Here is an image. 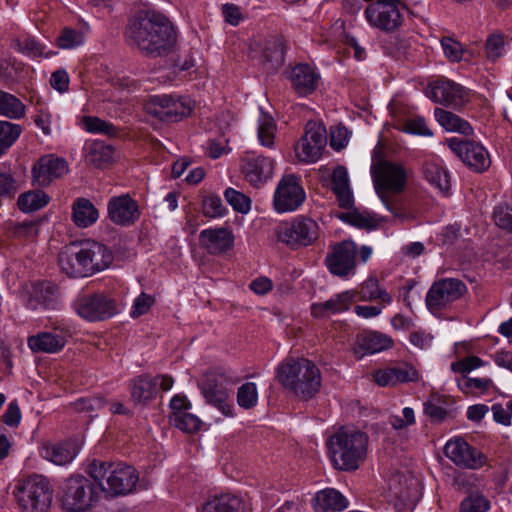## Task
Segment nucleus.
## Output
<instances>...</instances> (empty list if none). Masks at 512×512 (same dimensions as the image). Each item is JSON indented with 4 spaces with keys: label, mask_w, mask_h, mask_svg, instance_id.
<instances>
[{
    "label": "nucleus",
    "mask_w": 512,
    "mask_h": 512,
    "mask_svg": "<svg viewBox=\"0 0 512 512\" xmlns=\"http://www.w3.org/2000/svg\"><path fill=\"white\" fill-rule=\"evenodd\" d=\"M285 47L281 39L270 41L263 50V65L267 70H277L284 63Z\"/></svg>",
    "instance_id": "37998d69"
},
{
    "label": "nucleus",
    "mask_w": 512,
    "mask_h": 512,
    "mask_svg": "<svg viewBox=\"0 0 512 512\" xmlns=\"http://www.w3.org/2000/svg\"><path fill=\"white\" fill-rule=\"evenodd\" d=\"M405 5L400 0H375L364 15L370 26L385 32H394L403 22Z\"/></svg>",
    "instance_id": "1a4fd4ad"
},
{
    "label": "nucleus",
    "mask_w": 512,
    "mask_h": 512,
    "mask_svg": "<svg viewBox=\"0 0 512 512\" xmlns=\"http://www.w3.org/2000/svg\"><path fill=\"white\" fill-rule=\"evenodd\" d=\"M17 192L16 180L10 170L0 169V198H10Z\"/></svg>",
    "instance_id": "0e129e2a"
},
{
    "label": "nucleus",
    "mask_w": 512,
    "mask_h": 512,
    "mask_svg": "<svg viewBox=\"0 0 512 512\" xmlns=\"http://www.w3.org/2000/svg\"><path fill=\"white\" fill-rule=\"evenodd\" d=\"M484 365V362L481 358L477 356H468L463 359H460L451 364V370L455 373L466 374L471 371L478 369Z\"/></svg>",
    "instance_id": "e2e57ef3"
},
{
    "label": "nucleus",
    "mask_w": 512,
    "mask_h": 512,
    "mask_svg": "<svg viewBox=\"0 0 512 512\" xmlns=\"http://www.w3.org/2000/svg\"><path fill=\"white\" fill-rule=\"evenodd\" d=\"M451 151L455 153L470 169L483 172L491 164L490 155L486 148L475 141L462 140L452 137L447 140Z\"/></svg>",
    "instance_id": "a211bd4d"
},
{
    "label": "nucleus",
    "mask_w": 512,
    "mask_h": 512,
    "mask_svg": "<svg viewBox=\"0 0 512 512\" xmlns=\"http://www.w3.org/2000/svg\"><path fill=\"white\" fill-rule=\"evenodd\" d=\"M67 342V333L61 331L39 332L36 335L29 336L27 339L28 347L36 353L53 354L61 351Z\"/></svg>",
    "instance_id": "c85d7f7f"
},
{
    "label": "nucleus",
    "mask_w": 512,
    "mask_h": 512,
    "mask_svg": "<svg viewBox=\"0 0 512 512\" xmlns=\"http://www.w3.org/2000/svg\"><path fill=\"white\" fill-rule=\"evenodd\" d=\"M355 294L354 291L347 290L325 302L314 303L311 306V313L314 317L320 318L347 311L354 301Z\"/></svg>",
    "instance_id": "c756f323"
},
{
    "label": "nucleus",
    "mask_w": 512,
    "mask_h": 512,
    "mask_svg": "<svg viewBox=\"0 0 512 512\" xmlns=\"http://www.w3.org/2000/svg\"><path fill=\"white\" fill-rule=\"evenodd\" d=\"M278 382L301 400H310L320 391L322 376L317 365L306 358H287L276 369Z\"/></svg>",
    "instance_id": "f03ea898"
},
{
    "label": "nucleus",
    "mask_w": 512,
    "mask_h": 512,
    "mask_svg": "<svg viewBox=\"0 0 512 512\" xmlns=\"http://www.w3.org/2000/svg\"><path fill=\"white\" fill-rule=\"evenodd\" d=\"M332 461L342 471H355L366 460L368 435L360 430L341 428L329 440Z\"/></svg>",
    "instance_id": "7ed1b4c3"
},
{
    "label": "nucleus",
    "mask_w": 512,
    "mask_h": 512,
    "mask_svg": "<svg viewBox=\"0 0 512 512\" xmlns=\"http://www.w3.org/2000/svg\"><path fill=\"white\" fill-rule=\"evenodd\" d=\"M434 117L439 125L448 132H457L464 135L472 133L471 125L453 112L436 108Z\"/></svg>",
    "instance_id": "72a5a7b5"
},
{
    "label": "nucleus",
    "mask_w": 512,
    "mask_h": 512,
    "mask_svg": "<svg viewBox=\"0 0 512 512\" xmlns=\"http://www.w3.org/2000/svg\"><path fill=\"white\" fill-rule=\"evenodd\" d=\"M58 261L61 270L70 277L83 278L89 276L79 243L66 246L60 252Z\"/></svg>",
    "instance_id": "cd10ccee"
},
{
    "label": "nucleus",
    "mask_w": 512,
    "mask_h": 512,
    "mask_svg": "<svg viewBox=\"0 0 512 512\" xmlns=\"http://www.w3.org/2000/svg\"><path fill=\"white\" fill-rule=\"evenodd\" d=\"M327 143V132L324 125L309 121L305 126L304 135L294 146L296 158L303 163L317 162Z\"/></svg>",
    "instance_id": "ddd939ff"
},
{
    "label": "nucleus",
    "mask_w": 512,
    "mask_h": 512,
    "mask_svg": "<svg viewBox=\"0 0 512 512\" xmlns=\"http://www.w3.org/2000/svg\"><path fill=\"white\" fill-rule=\"evenodd\" d=\"M426 180L440 192L447 194L450 189V179L447 170L439 163L427 162L423 169Z\"/></svg>",
    "instance_id": "79ce46f5"
},
{
    "label": "nucleus",
    "mask_w": 512,
    "mask_h": 512,
    "mask_svg": "<svg viewBox=\"0 0 512 512\" xmlns=\"http://www.w3.org/2000/svg\"><path fill=\"white\" fill-rule=\"evenodd\" d=\"M25 115V104L15 95L0 90V116L12 120H19Z\"/></svg>",
    "instance_id": "ea45409f"
},
{
    "label": "nucleus",
    "mask_w": 512,
    "mask_h": 512,
    "mask_svg": "<svg viewBox=\"0 0 512 512\" xmlns=\"http://www.w3.org/2000/svg\"><path fill=\"white\" fill-rule=\"evenodd\" d=\"M318 236L317 222L305 216H297L277 229L278 240L291 248L309 246L318 239Z\"/></svg>",
    "instance_id": "9b49d317"
},
{
    "label": "nucleus",
    "mask_w": 512,
    "mask_h": 512,
    "mask_svg": "<svg viewBox=\"0 0 512 512\" xmlns=\"http://www.w3.org/2000/svg\"><path fill=\"white\" fill-rule=\"evenodd\" d=\"M73 306L81 318L91 322L106 320L118 312L115 300L104 293L80 295Z\"/></svg>",
    "instance_id": "2eb2a0df"
},
{
    "label": "nucleus",
    "mask_w": 512,
    "mask_h": 512,
    "mask_svg": "<svg viewBox=\"0 0 512 512\" xmlns=\"http://www.w3.org/2000/svg\"><path fill=\"white\" fill-rule=\"evenodd\" d=\"M359 298L362 301L381 300L383 306L392 303V296L383 288L380 287L379 281L375 277H370L365 280L358 291Z\"/></svg>",
    "instance_id": "a19ab883"
},
{
    "label": "nucleus",
    "mask_w": 512,
    "mask_h": 512,
    "mask_svg": "<svg viewBox=\"0 0 512 512\" xmlns=\"http://www.w3.org/2000/svg\"><path fill=\"white\" fill-rule=\"evenodd\" d=\"M68 171L69 166L64 158L53 154L44 155L33 165L32 181L37 186L46 187Z\"/></svg>",
    "instance_id": "412c9836"
},
{
    "label": "nucleus",
    "mask_w": 512,
    "mask_h": 512,
    "mask_svg": "<svg viewBox=\"0 0 512 512\" xmlns=\"http://www.w3.org/2000/svg\"><path fill=\"white\" fill-rule=\"evenodd\" d=\"M490 501L482 494L472 493L460 505L459 512H488Z\"/></svg>",
    "instance_id": "864d4df0"
},
{
    "label": "nucleus",
    "mask_w": 512,
    "mask_h": 512,
    "mask_svg": "<svg viewBox=\"0 0 512 512\" xmlns=\"http://www.w3.org/2000/svg\"><path fill=\"white\" fill-rule=\"evenodd\" d=\"M402 417L398 415H392L389 418V423L395 430H402L408 426L415 424V412L410 407H405L402 410Z\"/></svg>",
    "instance_id": "338daca9"
},
{
    "label": "nucleus",
    "mask_w": 512,
    "mask_h": 512,
    "mask_svg": "<svg viewBox=\"0 0 512 512\" xmlns=\"http://www.w3.org/2000/svg\"><path fill=\"white\" fill-rule=\"evenodd\" d=\"M49 202V196L41 191L34 190L21 194L18 197V207L25 213L37 211L45 207Z\"/></svg>",
    "instance_id": "a18cd8bd"
},
{
    "label": "nucleus",
    "mask_w": 512,
    "mask_h": 512,
    "mask_svg": "<svg viewBox=\"0 0 512 512\" xmlns=\"http://www.w3.org/2000/svg\"><path fill=\"white\" fill-rule=\"evenodd\" d=\"M444 454L456 466L462 468L479 469L485 463V457L482 453L460 437H455L446 442Z\"/></svg>",
    "instance_id": "6ab92c4d"
},
{
    "label": "nucleus",
    "mask_w": 512,
    "mask_h": 512,
    "mask_svg": "<svg viewBox=\"0 0 512 512\" xmlns=\"http://www.w3.org/2000/svg\"><path fill=\"white\" fill-rule=\"evenodd\" d=\"M467 291L466 285L456 278L439 280L429 288L426 305L431 312H439L452 302L460 299Z\"/></svg>",
    "instance_id": "f3484780"
},
{
    "label": "nucleus",
    "mask_w": 512,
    "mask_h": 512,
    "mask_svg": "<svg viewBox=\"0 0 512 512\" xmlns=\"http://www.w3.org/2000/svg\"><path fill=\"white\" fill-rule=\"evenodd\" d=\"M276 130V124L273 118L268 114L261 113L258 119L259 143L264 147L272 148L274 146Z\"/></svg>",
    "instance_id": "de8ad7c7"
},
{
    "label": "nucleus",
    "mask_w": 512,
    "mask_h": 512,
    "mask_svg": "<svg viewBox=\"0 0 512 512\" xmlns=\"http://www.w3.org/2000/svg\"><path fill=\"white\" fill-rule=\"evenodd\" d=\"M81 127L85 131L94 134L114 135L116 133L112 124L94 116H84L81 119Z\"/></svg>",
    "instance_id": "3c124183"
},
{
    "label": "nucleus",
    "mask_w": 512,
    "mask_h": 512,
    "mask_svg": "<svg viewBox=\"0 0 512 512\" xmlns=\"http://www.w3.org/2000/svg\"><path fill=\"white\" fill-rule=\"evenodd\" d=\"M87 472L108 497L132 493L139 480L136 469L124 463L110 464L93 460Z\"/></svg>",
    "instance_id": "20e7f679"
},
{
    "label": "nucleus",
    "mask_w": 512,
    "mask_h": 512,
    "mask_svg": "<svg viewBox=\"0 0 512 512\" xmlns=\"http://www.w3.org/2000/svg\"><path fill=\"white\" fill-rule=\"evenodd\" d=\"M156 381L150 376L142 375L130 384L131 398L136 404L146 403L155 393Z\"/></svg>",
    "instance_id": "58836bf2"
},
{
    "label": "nucleus",
    "mask_w": 512,
    "mask_h": 512,
    "mask_svg": "<svg viewBox=\"0 0 512 512\" xmlns=\"http://www.w3.org/2000/svg\"><path fill=\"white\" fill-rule=\"evenodd\" d=\"M372 253L370 246L362 245L358 248L354 241L344 240L336 244L326 256V265L331 274L344 278L355 274L357 254L360 261L366 263Z\"/></svg>",
    "instance_id": "0eeeda50"
},
{
    "label": "nucleus",
    "mask_w": 512,
    "mask_h": 512,
    "mask_svg": "<svg viewBox=\"0 0 512 512\" xmlns=\"http://www.w3.org/2000/svg\"><path fill=\"white\" fill-rule=\"evenodd\" d=\"M14 495L21 512H48L53 490L47 478L33 475L16 486Z\"/></svg>",
    "instance_id": "423d86ee"
},
{
    "label": "nucleus",
    "mask_w": 512,
    "mask_h": 512,
    "mask_svg": "<svg viewBox=\"0 0 512 512\" xmlns=\"http://www.w3.org/2000/svg\"><path fill=\"white\" fill-rule=\"evenodd\" d=\"M125 36L139 50L152 56L167 54L176 43L172 23L155 10L140 11L133 16L127 24Z\"/></svg>",
    "instance_id": "f257e3e1"
},
{
    "label": "nucleus",
    "mask_w": 512,
    "mask_h": 512,
    "mask_svg": "<svg viewBox=\"0 0 512 512\" xmlns=\"http://www.w3.org/2000/svg\"><path fill=\"white\" fill-rule=\"evenodd\" d=\"M275 161L269 157H245L242 160L241 171L245 180L259 188L272 179Z\"/></svg>",
    "instance_id": "5701e85b"
},
{
    "label": "nucleus",
    "mask_w": 512,
    "mask_h": 512,
    "mask_svg": "<svg viewBox=\"0 0 512 512\" xmlns=\"http://www.w3.org/2000/svg\"><path fill=\"white\" fill-rule=\"evenodd\" d=\"M232 384V377L223 370L206 373L201 378L199 384L206 402L217 408L227 417L233 416V407L228 402V387Z\"/></svg>",
    "instance_id": "6e6552de"
},
{
    "label": "nucleus",
    "mask_w": 512,
    "mask_h": 512,
    "mask_svg": "<svg viewBox=\"0 0 512 512\" xmlns=\"http://www.w3.org/2000/svg\"><path fill=\"white\" fill-rule=\"evenodd\" d=\"M432 98L435 102L453 108L462 107L468 101V93L459 84L448 79H440L432 86Z\"/></svg>",
    "instance_id": "bb28decb"
},
{
    "label": "nucleus",
    "mask_w": 512,
    "mask_h": 512,
    "mask_svg": "<svg viewBox=\"0 0 512 512\" xmlns=\"http://www.w3.org/2000/svg\"><path fill=\"white\" fill-rule=\"evenodd\" d=\"M11 233L16 239L33 241L39 234V223L35 221L15 223Z\"/></svg>",
    "instance_id": "5fc2aeb1"
},
{
    "label": "nucleus",
    "mask_w": 512,
    "mask_h": 512,
    "mask_svg": "<svg viewBox=\"0 0 512 512\" xmlns=\"http://www.w3.org/2000/svg\"><path fill=\"white\" fill-rule=\"evenodd\" d=\"M332 191L335 193L339 206L349 208L354 202L350 188L348 171L344 166H337L331 176Z\"/></svg>",
    "instance_id": "2f4dec72"
},
{
    "label": "nucleus",
    "mask_w": 512,
    "mask_h": 512,
    "mask_svg": "<svg viewBox=\"0 0 512 512\" xmlns=\"http://www.w3.org/2000/svg\"><path fill=\"white\" fill-rule=\"evenodd\" d=\"M371 176L378 197L389 211L399 216L394 210L391 198L404 191L408 178L407 169L400 163L379 160L372 164Z\"/></svg>",
    "instance_id": "39448f33"
},
{
    "label": "nucleus",
    "mask_w": 512,
    "mask_h": 512,
    "mask_svg": "<svg viewBox=\"0 0 512 512\" xmlns=\"http://www.w3.org/2000/svg\"><path fill=\"white\" fill-rule=\"evenodd\" d=\"M79 244L89 276L111 265L113 253L106 245L93 240H85Z\"/></svg>",
    "instance_id": "b1692460"
},
{
    "label": "nucleus",
    "mask_w": 512,
    "mask_h": 512,
    "mask_svg": "<svg viewBox=\"0 0 512 512\" xmlns=\"http://www.w3.org/2000/svg\"><path fill=\"white\" fill-rule=\"evenodd\" d=\"M76 454L71 444H46L41 448V456L59 466L71 463Z\"/></svg>",
    "instance_id": "f704fd0d"
},
{
    "label": "nucleus",
    "mask_w": 512,
    "mask_h": 512,
    "mask_svg": "<svg viewBox=\"0 0 512 512\" xmlns=\"http://www.w3.org/2000/svg\"><path fill=\"white\" fill-rule=\"evenodd\" d=\"M339 218L352 226L368 230L377 228L381 221L376 215L358 210L342 213Z\"/></svg>",
    "instance_id": "c03bdc74"
},
{
    "label": "nucleus",
    "mask_w": 512,
    "mask_h": 512,
    "mask_svg": "<svg viewBox=\"0 0 512 512\" xmlns=\"http://www.w3.org/2000/svg\"><path fill=\"white\" fill-rule=\"evenodd\" d=\"M224 197L232 208L239 213L246 214L251 209V199L240 191L227 188Z\"/></svg>",
    "instance_id": "603ef678"
},
{
    "label": "nucleus",
    "mask_w": 512,
    "mask_h": 512,
    "mask_svg": "<svg viewBox=\"0 0 512 512\" xmlns=\"http://www.w3.org/2000/svg\"><path fill=\"white\" fill-rule=\"evenodd\" d=\"M94 485L82 475L68 478L62 485L61 503L69 512H82L96 500Z\"/></svg>",
    "instance_id": "9d476101"
},
{
    "label": "nucleus",
    "mask_w": 512,
    "mask_h": 512,
    "mask_svg": "<svg viewBox=\"0 0 512 512\" xmlns=\"http://www.w3.org/2000/svg\"><path fill=\"white\" fill-rule=\"evenodd\" d=\"M193 101L189 97L174 95H154L146 104L149 114L161 121L177 122L193 111Z\"/></svg>",
    "instance_id": "f8f14e48"
},
{
    "label": "nucleus",
    "mask_w": 512,
    "mask_h": 512,
    "mask_svg": "<svg viewBox=\"0 0 512 512\" xmlns=\"http://www.w3.org/2000/svg\"><path fill=\"white\" fill-rule=\"evenodd\" d=\"M234 234L230 228H208L199 234V243L210 255H222L232 249Z\"/></svg>",
    "instance_id": "a878e982"
},
{
    "label": "nucleus",
    "mask_w": 512,
    "mask_h": 512,
    "mask_svg": "<svg viewBox=\"0 0 512 512\" xmlns=\"http://www.w3.org/2000/svg\"><path fill=\"white\" fill-rule=\"evenodd\" d=\"M237 403L243 409H251L258 403V390L254 382H246L237 390Z\"/></svg>",
    "instance_id": "09e8293b"
},
{
    "label": "nucleus",
    "mask_w": 512,
    "mask_h": 512,
    "mask_svg": "<svg viewBox=\"0 0 512 512\" xmlns=\"http://www.w3.org/2000/svg\"><path fill=\"white\" fill-rule=\"evenodd\" d=\"M374 381L382 387L418 382L421 380L418 369L411 363L401 362L394 366L378 369L373 373Z\"/></svg>",
    "instance_id": "4be33fe9"
},
{
    "label": "nucleus",
    "mask_w": 512,
    "mask_h": 512,
    "mask_svg": "<svg viewBox=\"0 0 512 512\" xmlns=\"http://www.w3.org/2000/svg\"><path fill=\"white\" fill-rule=\"evenodd\" d=\"M99 217L94 204L86 198H78L72 206V219L76 226L87 228L93 225Z\"/></svg>",
    "instance_id": "473e14b6"
},
{
    "label": "nucleus",
    "mask_w": 512,
    "mask_h": 512,
    "mask_svg": "<svg viewBox=\"0 0 512 512\" xmlns=\"http://www.w3.org/2000/svg\"><path fill=\"white\" fill-rule=\"evenodd\" d=\"M20 301L30 310L55 309L58 304V286L50 281L26 284L20 291Z\"/></svg>",
    "instance_id": "dca6fc26"
},
{
    "label": "nucleus",
    "mask_w": 512,
    "mask_h": 512,
    "mask_svg": "<svg viewBox=\"0 0 512 512\" xmlns=\"http://www.w3.org/2000/svg\"><path fill=\"white\" fill-rule=\"evenodd\" d=\"M108 216L117 225H132L140 217L139 205L128 194L113 197L108 202Z\"/></svg>",
    "instance_id": "393cba45"
},
{
    "label": "nucleus",
    "mask_w": 512,
    "mask_h": 512,
    "mask_svg": "<svg viewBox=\"0 0 512 512\" xmlns=\"http://www.w3.org/2000/svg\"><path fill=\"white\" fill-rule=\"evenodd\" d=\"M169 419L176 428L187 433L197 432L201 426L199 418L188 411L169 416Z\"/></svg>",
    "instance_id": "8fccbe9b"
},
{
    "label": "nucleus",
    "mask_w": 512,
    "mask_h": 512,
    "mask_svg": "<svg viewBox=\"0 0 512 512\" xmlns=\"http://www.w3.org/2000/svg\"><path fill=\"white\" fill-rule=\"evenodd\" d=\"M286 77L292 90L299 97L313 94L321 79L317 69L307 63H298L286 70Z\"/></svg>",
    "instance_id": "aec40b11"
},
{
    "label": "nucleus",
    "mask_w": 512,
    "mask_h": 512,
    "mask_svg": "<svg viewBox=\"0 0 512 512\" xmlns=\"http://www.w3.org/2000/svg\"><path fill=\"white\" fill-rule=\"evenodd\" d=\"M22 133L19 124L0 120V157L16 142Z\"/></svg>",
    "instance_id": "49530a36"
},
{
    "label": "nucleus",
    "mask_w": 512,
    "mask_h": 512,
    "mask_svg": "<svg viewBox=\"0 0 512 512\" xmlns=\"http://www.w3.org/2000/svg\"><path fill=\"white\" fill-rule=\"evenodd\" d=\"M16 45L21 53L27 55L30 58H38L44 54L43 46L34 38L26 37L24 39L18 40Z\"/></svg>",
    "instance_id": "680f3d73"
},
{
    "label": "nucleus",
    "mask_w": 512,
    "mask_h": 512,
    "mask_svg": "<svg viewBox=\"0 0 512 512\" xmlns=\"http://www.w3.org/2000/svg\"><path fill=\"white\" fill-rule=\"evenodd\" d=\"M441 47L447 59L451 62H459L463 58L464 48L462 44L452 37L445 36L441 39Z\"/></svg>",
    "instance_id": "6e6d98bb"
},
{
    "label": "nucleus",
    "mask_w": 512,
    "mask_h": 512,
    "mask_svg": "<svg viewBox=\"0 0 512 512\" xmlns=\"http://www.w3.org/2000/svg\"><path fill=\"white\" fill-rule=\"evenodd\" d=\"M154 303L152 296L141 293L133 302L130 315L133 318L146 314Z\"/></svg>",
    "instance_id": "774afa93"
},
{
    "label": "nucleus",
    "mask_w": 512,
    "mask_h": 512,
    "mask_svg": "<svg viewBox=\"0 0 512 512\" xmlns=\"http://www.w3.org/2000/svg\"><path fill=\"white\" fill-rule=\"evenodd\" d=\"M84 42L83 34L74 29L65 28L57 38V45L61 49H74Z\"/></svg>",
    "instance_id": "4d7b16f0"
},
{
    "label": "nucleus",
    "mask_w": 512,
    "mask_h": 512,
    "mask_svg": "<svg viewBox=\"0 0 512 512\" xmlns=\"http://www.w3.org/2000/svg\"><path fill=\"white\" fill-rule=\"evenodd\" d=\"M203 213L207 217L217 218L226 213V208L219 196L210 195L203 200Z\"/></svg>",
    "instance_id": "bf43d9fd"
},
{
    "label": "nucleus",
    "mask_w": 512,
    "mask_h": 512,
    "mask_svg": "<svg viewBox=\"0 0 512 512\" xmlns=\"http://www.w3.org/2000/svg\"><path fill=\"white\" fill-rule=\"evenodd\" d=\"M399 129L406 133L419 136L430 137L433 135L432 131L427 126L425 119L420 116L407 119Z\"/></svg>",
    "instance_id": "13d9d810"
},
{
    "label": "nucleus",
    "mask_w": 512,
    "mask_h": 512,
    "mask_svg": "<svg viewBox=\"0 0 512 512\" xmlns=\"http://www.w3.org/2000/svg\"><path fill=\"white\" fill-rule=\"evenodd\" d=\"M243 500L231 494H222L206 502L201 512H243Z\"/></svg>",
    "instance_id": "c9c22d12"
},
{
    "label": "nucleus",
    "mask_w": 512,
    "mask_h": 512,
    "mask_svg": "<svg viewBox=\"0 0 512 512\" xmlns=\"http://www.w3.org/2000/svg\"><path fill=\"white\" fill-rule=\"evenodd\" d=\"M113 147L100 140H94L86 146V160L97 168L105 167L113 160Z\"/></svg>",
    "instance_id": "e433bc0d"
},
{
    "label": "nucleus",
    "mask_w": 512,
    "mask_h": 512,
    "mask_svg": "<svg viewBox=\"0 0 512 512\" xmlns=\"http://www.w3.org/2000/svg\"><path fill=\"white\" fill-rule=\"evenodd\" d=\"M357 344L363 353L375 354L392 347L393 341L385 334L368 332L358 336Z\"/></svg>",
    "instance_id": "4c0bfd02"
},
{
    "label": "nucleus",
    "mask_w": 512,
    "mask_h": 512,
    "mask_svg": "<svg viewBox=\"0 0 512 512\" xmlns=\"http://www.w3.org/2000/svg\"><path fill=\"white\" fill-rule=\"evenodd\" d=\"M485 52L489 59L495 60L504 53V39L500 34H493L488 37Z\"/></svg>",
    "instance_id": "69168bd1"
},
{
    "label": "nucleus",
    "mask_w": 512,
    "mask_h": 512,
    "mask_svg": "<svg viewBox=\"0 0 512 512\" xmlns=\"http://www.w3.org/2000/svg\"><path fill=\"white\" fill-rule=\"evenodd\" d=\"M493 219L498 227L512 232V207L506 204L498 205L493 212Z\"/></svg>",
    "instance_id": "052dcab7"
},
{
    "label": "nucleus",
    "mask_w": 512,
    "mask_h": 512,
    "mask_svg": "<svg viewBox=\"0 0 512 512\" xmlns=\"http://www.w3.org/2000/svg\"><path fill=\"white\" fill-rule=\"evenodd\" d=\"M348 505L347 498L334 488L318 491L313 498V507L317 512L343 511Z\"/></svg>",
    "instance_id": "7c9ffc66"
},
{
    "label": "nucleus",
    "mask_w": 512,
    "mask_h": 512,
    "mask_svg": "<svg viewBox=\"0 0 512 512\" xmlns=\"http://www.w3.org/2000/svg\"><path fill=\"white\" fill-rule=\"evenodd\" d=\"M306 193L301 179L294 175H284L274 191L273 207L278 213L296 211L305 201Z\"/></svg>",
    "instance_id": "4468645a"
}]
</instances>
